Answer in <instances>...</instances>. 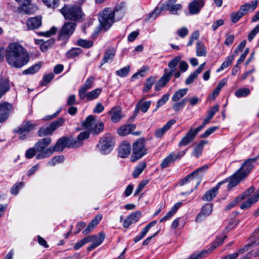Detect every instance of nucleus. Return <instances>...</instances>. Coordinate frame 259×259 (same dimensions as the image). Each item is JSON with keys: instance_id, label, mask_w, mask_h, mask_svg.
<instances>
[{"instance_id": "obj_56", "label": "nucleus", "mask_w": 259, "mask_h": 259, "mask_svg": "<svg viewBox=\"0 0 259 259\" xmlns=\"http://www.w3.org/2000/svg\"><path fill=\"white\" fill-rule=\"evenodd\" d=\"M250 94V90L247 88H242L237 90L235 95L236 97L240 98L246 97Z\"/></svg>"}, {"instance_id": "obj_52", "label": "nucleus", "mask_w": 259, "mask_h": 259, "mask_svg": "<svg viewBox=\"0 0 259 259\" xmlns=\"http://www.w3.org/2000/svg\"><path fill=\"white\" fill-rule=\"evenodd\" d=\"M40 65L36 64L29 67V68L24 70L23 71V74L25 75L32 74L37 72L40 68Z\"/></svg>"}, {"instance_id": "obj_59", "label": "nucleus", "mask_w": 259, "mask_h": 259, "mask_svg": "<svg viewBox=\"0 0 259 259\" xmlns=\"http://www.w3.org/2000/svg\"><path fill=\"white\" fill-rule=\"evenodd\" d=\"M208 251L206 250H201L197 253L191 254L189 259H201L207 254Z\"/></svg>"}, {"instance_id": "obj_15", "label": "nucleus", "mask_w": 259, "mask_h": 259, "mask_svg": "<svg viewBox=\"0 0 259 259\" xmlns=\"http://www.w3.org/2000/svg\"><path fill=\"white\" fill-rule=\"evenodd\" d=\"M257 160L256 158L248 159L243 163L242 166L238 169L240 170L241 174L244 177L250 172L253 167V163H255Z\"/></svg>"}, {"instance_id": "obj_40", "label": "nucleus", "mask_w": 259, "mask_h": 259, "mask_svg": "<svg viewBox=\"0 0 259 259\" xmlns=\"http://www.w3.org/2000/svg\"><path fill=\"white\" fill-rule=\"evenodd\" d=\"M257 201V197L252 195L241 204L240 208L243 210L246 209L255 204Z\"/></svg>"}, {"instance_id": "obj_10", "label": "nucleus", "mask_w": 259, "mask_h": 259, "mask_svg": "<svg viewBox=\"0 0 259 259\" xmlns=\"http://www.w3.org/2000/svg\"><path fill=\"white\" fill-rule=\"evenodd\" d=\"M228 180L225 179L223 181L218 183L217 185L213 188L207 191L203 196L202 199L204 201H210L212 200L218 194V190L220 187L224 183H227Z\"/></svg>"}, {"instance_id": "obj_63", "label": "nucleus", "mask_w": 259, "mask_h": 259, "mask_svg": "<svg viewBox=\"0 0 259 259\" xmlns=\"http://www.w3.org/2000/svg\"><path fill=\"white\" fill-rule=\"evenodd\" d=\"M163 9L164 8H156L153 12L149 14L148 19H155Z\"/></svg>"}, {"instance_id": "obj_38", "label": "nucleus", "mask_w": 259, "mask_h": 259, "mask_svg": "<svg viewBox=\"0 0 259 259\" xmlns=\"http://www.w3.org/2000/svg\"><path fill=\"white\" fill-rule=\"evenodd\" d=\"M156 77L154 76H150L148 78L144 83V87L143 89V93L148 92L152 88L153 85L155 82Z\"/></svg>"}, {"instance_id": "obj_17", "label": "nucleus", "mask_w": 259, "mask_h": 259, "mask_svg": "<svg viewBox=\"0 0 259 259\" xmlns=\"http://www.w3.org/2000/svg\"><path fill=\"white\" fill-rule=\"evenodd\" d=\"M172 75L171 72H168L167 69H164V73L160 79L156 83L154 89L156 91H159L164 87L169 81Z\"/></svg>"}, {"instance_id": "obj_27", "label": "nucleus", "mask_w": 259, "mask_h": 259, "mask_svg": "<svg viewBox=\"0 0 259 259\" xmlns=\"http://www.w3.org/2000/svg\"><path fill=\"white\" fill-rule=\"evenodd\" d=\"M37 124L29 120L24 121L17 128L27 133L34 130L37 126Z\"/></svg>"}, {"instance_id": "obj_25", "label": "nucleus", "mask_w": 259, "mask_h": 259, "mask_svg": "<svg viewBox=\"0 0 259 259\" xmlns=\"http://www.w3.org/2000/svg\"><path fill=\"white\" fill-rule=\"evenodd\" d=\"M102 216L101 214L97 215L88 225L87 228L84 229L82 233L87 235L91 232L101 221Z\"/></svg>"}, {"instance_id": "obj_42", "label": "nucleus", "mask_w": 259, "mask_h": 259, "mask_svg": "<svg viewBox=\"0 0 259 259\" xmlns=\"http://www.w3.org/2000/svg\"><path fill=\"white\" fill-rule=\"evenodd\" d=\"M102 92V89L100 88L96 89L91 92L85 94V98L88 101H91L97 99Z\"/></svg>"}, {"instance_id": "obj_2", "label": "nucleus", "mask_w": 259, "mask_h": 259, "mask_svg": "<svg viewBox=\"0 0 259 259\" xmlns=\"http://www.w3.org/2000/svg\"><path fill=\"white\" fill-rule=\"evenodd\" d=\"M60 12L65 20L75 23L82 22L85 17L81 7L77 4H65Z\"/></svg>"}, {"instance_id": "obj_57", "label": "nucleus", "mask_w": 259, "mask_h": 259, "mask_svg": "<svg viewBox=\"0 0 259 259\" xmlns=\"http://www.w3.org/2000/svg\"><path fill=\"white\" fill-rule=\"evenodd\" d=\"M130 67L128 65L123 67L116 71V74L121 77L126 76L129 73Z\"/></svg>"}, {"instance_id": "obj_36", "label": "nucleus", "mask_w": 259, "mask_h": 259, "mask_svg": "<svg viewBox=\"0 0 259 259\" xmlns=\"http://www.w3.org/2000/svg\"><path fill=\"white\" fill-rule=\"evenodd\" d=\"M206 143L207 141H201L200 143L194 147L192 155L195 157L198 158L201 155L203 152L204 145Z\"/></svg>"}, {"instance_id": "obj_16", "label": "nucleus", "mask_w": 259, "mask_h": 259, "mask_svg": "<svg viewBox=\"0 0 259 259\" xmlns=\"http://www.w3.org/2000/svg\"><path fill=\"white\" fill-rule=\"evenodd\" d=\"M245 178L240 172V170H238L234 175L226 179L229 182L228 189H231L232 188L236 186L239 182Z\"/></svg>"}, {"instance_id": "obj_12", "label": "nucleus", "mask_w": 259, "mask_h": 259, "mask_svg": "<svg viewBox=\"0 0 259 259\" xmlns=\"http://www.w3.org/2000/svg\"><path fill=\"white\" fill-rule=\"evenodd\" d=\"M205 3V0H193L189 3L188 8L189 13L191 15L199 13Z\"/></svg>"}, {"instance_id": "obj_45", "label": "nucleus", "mask_w": 259, "mask_h": 259, "mask_svg": "<svg viewBox=\"0 0 259 259\" xmlns=\"http://www.w3.org/2000/svg\"><path fill=\"white\" fill-rule=\"evenodd\" d=\"M188 89H180L176 91L173 95L171 100L174 102L179 101L187 93Z\"/></svg>"}, {"instance_id": "obj_19", "label": "nucleus", "mask_w": 259, "mask_h": 259, "mask_svg": "<svg viewBox=\"0 0 259 259\" xmlns=\"http://www.w3.org/2000/svg\"><path fill=\"white\" fill-rule=\"evenodd\" d=\"M65 147H67L66 137H63L59 139L54 146L50 147V149L48 151L51 152L52 155L55 151H62Z\"/></svg>"}, {"instance_id": "obj_21", "label": "nucleus", "mask_w": 259, "mask_h": 259, "mask_svg": "<svg viewBox=\"0 0 259 259\" xmlns=\"http://www.w3.org/2000/svg\"><path fill=\"white\" fill-rule=\"evenodd\" d=\"M116 51L115 49L113 47H110L108 48L104 55L103 58L101 61V66L103 65L104 64L112 62L115 55Z\"/></svg>"}, {"instance_id": "obj_44", "label": "nucleus", "mask_w": 259, "mask_h": 259, "mask_svg": "<svg viewBox=\"0 0 259 259\" xmlns=\"http://www.w3.org/2000/svg\"><path fill=\"white\" fill-rule=\"evenodd\" d=\"M151 105V101H146L142 102V100H141L137 104L136 106V110H139L140 109L143 112H146L149 109Z\"/></svg>"}, {"instance_id": "obj_1", "label": "nucleus", "mask_w": 259, "mask_h": 259, "mask_svg": "<svg viewBox=\"0 0 259 259\" xmlns=\"http://www.w3.org/2000/svg\"><path fill=\"white\" fill-rule=\"evenodd\" d=\"M6 59L11 67L20 68L28 63L30 57L22 46L18 42H12L7 48Z\"/></svg>"}, {"instance_id": "obj_23", "label": "nucleus", "mask_w": 259, "mask_h": 259, "mask_svg": "<svg viewBox=\"0 0 259 259\" xmlns=\"http://www.w3.org/2000/svg\"><path fill=\"white\" fill-rule=\"evenodd\" d=\"M176 122L175 119H171L168 121L162 127L157 129L155 132V136L159 138H161L168 130H169L171 125Z\"/></svg>"}, {"instance_id": "obj_33", "label": "nucleus", "mask_w": 259, "mask_h": 259, "mask_svg": "<svg viewBox=\"0 0 259 259\" xmlns=\"http://www.w3.org/2000/svg\"><path fill=\"white\" fill-rule=\"evenodd\" d=\"M96 119L93 115H89L85 119V121L83 122V126L89 131L93 130V127L96 122Z\"/></svg>"}, {"instance_id": "obj_8", "label": "nucleus", "mask_w": 259, "mask_h": 259, "mask_svg": "<svg viewBox=\"0 0 259 259\" xmlns=\"http://www.w3.org/2000/svg\"><path fill=\"white\" fill-rule=\"evenodd\" d=\"M76 27V23L66 22L62 26L59 33V39L66 41L72 35Z\"/></svg>"}, {"instance_id": "obj_28", "label": "nucleus", "mask_w": 259, "mask_h": 259, "mask_svg": "<svg viewBox=\"0 0 259 259\" xmlns=\"http://www.w3.org/2000/svg\"><path fill=\"white\" fill-rule=\"evenodd\" d=\"M10 89L9 80L5 77H0V99L9 91Z\"/></svg>"}, {"instance_id": "obj_51", "label": "nucleus", "mask_w": 259, "mask_h": 259, "mask_svg": "<svg viewBox=\"0 0 259 259\" xmlns=\"http://www.w3.org/2000/svg\"><path fill=\"white\" fill-rule=\"evenodd\" d=\"M78 46L83 48H90L93 46V42L92 40H88L86 39H79L76 42Z\"/></svg>"}, {"instance_id": "obj_11", "label": "nucleus", "mask_w": 259, "mask_h": 259, "mask_svg": "<svg viewBox=\"0 0 259 259\" xmlns=\"http://www.w3.org/2000/svg\"><path fill=\"white\" fill-rule=\"evenodd\" d=\"M136 128V125L134 124H128L122 125L117 130L118 135L121 136H125L129 134H132L135 136H139L141 132L137 131L133 132Z\"/></svg>"}, {"instance_id": "obj_43", "label": "nucleus", "mask_w": 259, "mask_h": 259, "mask_svg": "<svg viewBox=\"0 0 259 259\" xmlns=\"http://www.w3.org/2000/svg\"><path fill=\"white\" fill-rule=\"evenodd\" d=\"M175 160L174 152H171L161 162L160 166L162 169L165 168L169 166L170 163L174 162Z\"/></svg>"}, {"instance_id": "obj_47", "label": "nucleus", "mask_w": 259, "mask_h": 259, "mask_svg": "<svg viewBox=\"0 0 259 259\" xmlns=\"http://www.w3.org/2000/svg\"><path fill=\"white\" fill-rule=\"evenodd\" d=\"M104 128V124L101 121H96L95 123L93 130L90 132L94 135H98L102 132Z\"/></svg>"}, {"instance_id": "obj_26", "label": "nucleus", "mask_w": 259, "mask_h": 259, "mask_svg": "<svg viewBox=\"0 0 259 259\" xmlns=\"http://www.w3.org/2000/svg\"><path fill=\"white\" fill-rule=\"evenodd\" d=\"M196 136L192 132V130H189L186 135L182 138L178 145L180 147L186 146L191 143Z\"/></svg>"}, {"instance_id": "obj_54", "label": "nucleus", "mask_w": 259, "mask_h": 259, "mask_svg": "<svg viewBox=\"0 0 259 259\" xmlns=\"http://www.w3.org/2000/svg\"><path fill=\"white\" fill-rule=\"evenodd\" d=\"M24 183L23 182H19L15 184L11 188L10 192L13 195H16L19 191L23 187Z\"/></svg>"}, {"instance_id": "obj_13", "label": "nucleus", "mask_w": 259, "mask_h": 259, "mask_svg": "<svg viewBox=\"0 0 259 259\" xmlns=\"http://www.w3.org/2000/svg\"><path fill=\"white\" fill-rule=\"evenodd\" d=\"M94 80V76H90L80 87L78 91V96L80 100H83L85 98V94L88 90L92 88Z\"/></svg>"}, {"instance_id": "obj_34", "label": "nucleus", "mask_w": 259, "mask_h": 259, "mask_svg": "<svg viewBox=\"0 0 259 259\" xmlns=\"http://www.w3.org/2000/svg\"><path fill=\"white\" fill-rule=\"evenodd\" d=\"M105 238V234L101 232L99 234V236L97 238V240H95L94 241L92 242V244L89 245L87 249L88 251H92L96 247H97L98 246H99L104 241V239Z\"/></svg>"}, {"instance_id": "obj_37", "label": "nucleus", "mask_w": 259, "mask_h": 259, "mask_svg": "<svg viewBox=\"0 0 259 259\" xmlns=\"http://www.w3.org/2000/svg\"><path fill=\"white\" fill-rule=\"evenodd\" d=\"M196 55L198 57H205L207 54L206 48L204 44L201 41H198L196 45Z\"/></svg>"}, {"instance_id": "obj_9", "label": "nucleus", "mask_w": 259, "mask_h": 259, "mask_svg": "<svg viewBox=\"0 0 259 259\" xmlns=\"http://www.w3.org/2000/svg\"><path fill=\"white\" fill-rule=\"evenodd\" d=\"M208 168L207 165H204L199 168H197V169L193 171L192 172H191L190 174L187 176L185 178H184L181 182L180 185L183 186L187 183L190 182L191 180H193L194 179L198 178V179H200V178L202 177L201 173H202L203 171H206L207 169ZM200 181H198L197 182V185L196 186V188L197 186L199 184Z\"/></svg>"}, {"instance_id": "obj_39", "label": "nucleus", "mask_w": 259, "mask_h": 259, "mask_svg": "<svg viewBox=\"0 0 259 259\" xmlns=\"http://www.w3.org/2000/svg\"><path fill=\"white\" fill-rule=\"evenodd\" d=\"M81 52V50L80 48H72L66 53L65 56L67 58L71 59L76 57L79 55Z\"/></svg>"}, {"instance_id": "obj_6", "label": "nucleus", "mask_w": 259, "mask_h": 259, "mask_svg": "<svg viewBox=\"0 0 259 259\" xmlns=\"http://www.w3.org/2000/svg\"><path fill=\"white\" fill-rule=\"evenodd\" d=\"M65 122V119L63 117H59L57 120L51 122L49 125L42 127L38 131V136L40 137L51 135L54 132L61 126Z\"/></svg>"}, {"instance_id": "obj_64", "label": "nucleus", "mask_w": 259, "mask_h": 259, "mask_svg": "<svg viewBox=\"0 0 259 259\" xmlns=\"http://www.w3.org/2000/svg\"><path fill=\"white\" fill-rule=\"evenodd\" d=\"M243 16L239 12L232 13L230 18L233 23H237Z\"/></svg>"}, {"instance_id": "obj_61", "label": "nucleus", "mask_w": 259, "mask_h": 259, "mask_svg": "<svg viewBox=\"0 0 259 259\" xmlns=\"http://www.w3.org/2000/svg\"><path fill=\"white\" fill-rule=\"evenodd\" d=\"M57 31V28L55 26L52 27L49 30L47 31L46 32H38V34L40 36L49 37L52 35H53L56 33Z\"/></svg>"}, {"instance_id": "obj_30", "label": "nucleus", "mask_w": 259, "mask_h": 259, "mask_svg": "<svg viewBox=\"0 0 259 259\" xmlns=\"http://www.w3.org/2000/svg\"><path fill=\"white\" fill-rule=\"evenodd\" d=\"M177 1V0H168L167 4H166L168 10H169L171 14L174 15H177L178 14V11L180 10L182 8L181 4H173L175 3Z\"/></svg>"}, {"instance_id": "obj_5", "label": "nucleus", "mask_w": 259, "mask_h": 259, "mask_svg": "<svg viewBox=\"0 0 259 259\" xmlns=\"http://www.w3.org/2000/svg\"><path fill=\"white\" fill-rule=\"evenodd\" d=\"M146 141L144 138H139L133 144V152L131 157L132 161H136L142 158L148 152L145 147Z\"/></svg>"}, {"instance_id": "obj_4", "label": "nucleus", "mask_w": 259, "mask_h": 259, "mask_svg": "<svg viewBox=\"0 0 259 259\" xmlns=\"http://www.w3.org/2000/svg\"><path fill=\"white\" fill-rule=\"evenodd\" d=\"M51 141V139L49 137L45 138L40 139L35 144L34 146L37 151L36 159H41L51 155V152L48 151L50 149V147L47 148L50 144Z\"/></svg>"}, {"instance_id": "obj_3", "label": "nucleus", "mask_w": 259, "mask_h": 259, "mask_svg": "<svg viewBox=\"0 0 259 259\" xmlns=\"http://www.w3.org/2000/svg\"><path fill=\"white\" fill-rule=\"evenodd\" d=\"M116 15L110 8H106L101 11L98 16V20L102 28L105 31L108 30L114 22Z\"/></svg>"}, {"instance_id": "obj_55", "label": "nucleus", "mask_w": 259, "mask_h": 259, "mask_svg": "<svg viewBox=\"0 0 259 259\" xmlns=\"http://www.w3.org/2000/svg\"><path fill=\"white\" fill-rule=\"evenodd\" d=\"M54 77V74L50 73L48 74L44 75L40 84L41 86H45L49 83Z\"/></svg>"}, {"instance_id": "obj_41", "label": "nucleus", "mask_w": 259, "mask_h": 259, "mask_svg": "<svg viewBox=\"0 0 259 259\" xmlns=\"http://www.w3.org/2000/svg\"><path fill=\"white\" fill-rule=\"evenodd\" d=\"M67 147L77 148L82 145L83 142H80L76 139L66 137Z\"/></svg>"}, {"instance_id": "obj_58", "label": "nucleus", "mask_w": 259, "mask_h": 259, "mask_svg": "<svg viewBox=\"0 0 259 259\" xmlns=\"http://www.w3.org/2000/svg\"><path fill=\"white\" fill-rule=\"evenodd\" d=\"M212 211V204L207 203L202 208L201 212L207 217L211 214Z\"/></svg>"}, {"instance_id": "obj_24", "label": "nucleus", "mask_w": 259, "mask_h": 259, "mask_svg": "<svg viewBox=\"0 0 259 259\" xmlns=\"http://www.w3.org/2000/svg\"><path fill=\"white\" fill-rule=\"evenodd\" d=\"M131 152L130 144L127 142H123L119 147L118 154L121 158L127 157Z\"/></svg>"}, {"instance_id": "obj_50", "label": "nucleus", "mask_w": 259, "mask_h": 259, "mask_svg": "<svg viewBox=\"0 0 259 259\" xmlns=\"http://www.w3.org/2000/svg\"><path fill=\"white\" fill-rule=\"evenodd\" d=\"M146 166L145 162H142L138 165L133 172V176L134 178H137L144 170Z\"/></svg>"}, {"instance_id": "obj_20", "label": "nucleus", "mask_w": 259, "mask_h": 259, "mask_svg": "<svg viewBox=\"0 0 259 259\" xmlns=\"http://www.w3.org/2000/svg\"><path fill=\"white\" fill-rule=\"evenodd\" d=\"M42 24V17L37 16L31 17L26 21L27 28L29 30H34L39 28Z\"/></svg>"}, {"instance_id": "obj_7", "label": "nucleus", "mask_w": 259, "mask_h": 259, "mask_svg": "<svg viewBox=\"0 0 259 259\" xmlns=\"http://www.w3.org/2000/svg\"><path fill=\"white\" fill-rule=\"evenodd\" d=\"M114 146L112 137L110 135L103 136L97 145L100 152L105 154L109 153Z\"/></svg>"}, {"instance_id": "obj_29", "label": "nucleus", "mask_w": 259, "mask_h": 259, "mask_svg": "<svg viewBox=\"0 0 259 259\" xmlns=\"http://www.w3.org/2000/svg\"><path fill=\"white\" fill-rule=\"evenodd\" d=\"M156 221H153L150 223H149L148 225H147L142 230L141 233L138 234L137 236H136L134 239V241L135 243H137L140 241L142 239H143L146 234L148 233L150 229L154 226L155 224H156Z\"/></svg>"}, {"instance_id": "obj_49", "label": "nucleus", "mask_w": 259, "mask_h": 259, "mask_svg": "<svg viewBox=\"0 0 259 259\" xmlns=\"http://www.w3.org/2000/svg\"><path fill=\"white\" fill-rule=\"evenodd\" d=\"M234 59V55H230L227 57L226 61H224L221 65V66L217 69V72H219L224 70L225 68L228 67L231 64Z\"/></svg>"}, {"instance_id": "obj_14", "label": "nucleus", "mask_w": 259, "mask_h": 259, "mask_svg": "<svg viewBox=\"0 0 259 259\" xmlns=\"http://www.w3.org/2000/svg\"><path fill=\"white\" fill-rule=\"evenodd\" d=\"M12 109V105L8 102L0 104V122H4L8 118Z\"/></svg>"}, {"instance_id": "obj_22", "label": "nucleus", "mask_w": 259, "mask_h": 259, "mask_svg": "<svg viewBox=\"0 0 259 259\" xmlns=\"http://www.w3.org/2000/svg\"><path fill=\"white\" fill-rule=\"evenodd\" d=\"M257 0L252 1L251 4L245 3L240 6L238 11L244 16L250 10L253 11L257 7Z\"/></svg>"}, {"instance_id": "obj_32", "label": "nucleus", "mask_w": 259, "mask_h": 259, "mask_svg": "<svg viewBox=\"0 0 259 259\" xmlns=\"http://www.w3.org/2000/svg\"><path fill=\"white\" fill-rule=\"evenodd\" d=\"M126 8V3L124 2H120L117 4L113 11H114V14L116 16L118 14L120 15V17L118 19H120L124 15Z\"/></svg>"}, {"instance_id": "obj_60", "label": "nucleus", "mask_w": 259, "mask_h": 259, "mask_svg": "<svg viewBox=\"0 0 259 259\" xmlns=\"http://www.w3.org/2000/svg\"><path fill=\"white\" fill-rule=\"evenodd\" d=\"M169 95L168 94H164L162 98L159 100L156 106L155 111H156L160 107L163 105L168 100Z\"/></svg>"}, {"instance_id": "obj_46", "label": "nucleus", "mask_w": 259, "mask_h": 259, "mask_svg": "<svg viewBox=\"0 0 259 259\" xmlns=\"http://www.w3.org/2000/svg\"><path fill=\"white\" fill-rule=\"evenodd\" d=\"M181 59V57L180 56H177L170 61L168 64V66L170 70L168 71V72H171V74H174V73L175 71L176 67L179 62H180Z\"/></svg>"}, {"instance_id": "obj_35", "label": "nucleus", "mask_w": 259, "mask_h": 259, "mask_svg": "<svg viewBox=\"0 0 259 259\" xmlns=\"http://www.w3.org/2000/svg\"><path fill=\"white\" fill-rule=\"evenodd\" d=\"M109 113L111 115V119L113 122H118L122 118L121 110L117 108H113Z\"/></svg>"}, {"instance_id": "obj_18", "label": "nucleus", "mask_w": 259, "mask_h": 259, "mask_svg": "<svg viewBox=\"0 0 259 259\" xmlns=\"http://www.w3.org/2000/svg\"><path fill=\"white\" fill-rule=\"evenodd\" d=\"M141 216V212L140 211L133 212L128 215L124 220L123 226L125 228H128L132 224L137 222Z\"/></svg>"}, {"instance_id": "obj_62", "label": "nucleus", "mask_w": 259, "mask_h": 259, "mask_svg": "<svg viewBox=\"0 0 259 259\" xmlns=\"http://www.w3.org/2000/svg\"><path fill=\"white\" fill-rule=\"evenodd\" d=\"M199 74H198L196 71H194L193 73H191L185 80L186 84L189 85L193 83Z\"/></svg>"}, {"instance_id": "obj_31", "label": "nucleus", "mask_w": 259, "mask_h": 259, "mask_svg": "<svg viewBox=\"0 0 259 259\" xmlns=\"http://www.w3.org/2000/svg\"><path fill=\"white\" fill-rule=\"evenodd\" d=\"M55 42L54 39L50 38L47 41L43 39H36L35 43L40 45V49L42 52H46L48 48L52 46Z\"/></svg>"}, {"instance_id": "obj_53", "label": "nucleus", "mask_w": 259, "mask_h": 259, "mask_svg": "<svg viewBox=\"0 0 259 259\" xmlns=\"http://www.w3.org/2000/svg\"><path fill=\"white\" fill-rule=\"evenodd\" d=\"M64 160V157L62 155L55 156L48 162L47 164L48 165L54 166L57 164H59L63 162Z\"/></svg>"}, {"instance_id": "obj_48", "label": "nucleus", "mask_w": 259, "mask_h": 259, "mask_svg": "<svg viewBox=\"0 0 259 259\" xmlns=\"http://www.w3.org/2000/svg\"><path fill=\"white\" fill-rule=\"evenodd\" d=\"M188 98H185L181 101L175 102V103L172 106V109L175 111H180L185 107Z\"/></svg>"}]
</instances>
